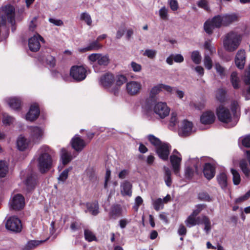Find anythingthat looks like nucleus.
Segmentation results:
<instances>
[{"mask_svg":"<svg viewBox=\"0 0 250 250\" xmlns=\"http://www.w3.org/2000/svg\"><path fill=\"white\" fill-rule=\"evenodd\" d=\"M24 11L25 8L23 7L18 10V12H17V21H20L22 20L25 15Z\"/></svg>","mask_w":250,"mask_h":250,"instance_id":"nucleus-57","label":"nucleus"},{"mask_svg":"<svg viewBox=\"0 0 250 250\" xmlns=\"http://www.w3.org/2000/svg\"><path fill=\"white\" fill-rule=\"evenodd\" d=\"M86 210H85V212H89L93 215H97L99 212V207L97 202H93L91 203H87L86 204Z\"/></svg>","mask_w":250,"mask_h":250,"instance_id":"nucleus-23","label":"nucleus"},{"mask_svg":"<svg viewBox=\"0 0 250 250\" xmlns=\"http://www.w3.org/2000/svg\"><path fill=\"white\" fill-rule=\"evenodd\" d=\"M8 172V167L6 163L3 161H0V177L5 176Z\"/></svg>","mask_w":250,"mask_h":250,"instance_id":"nucleus-47","label":"nucleus"},{"mask_svg":"<svg viewBox=\"0 0 250 250\" xmlns=\"http://www.w3.org/2000/svg\"><path fill=\"white\" fill-rule=\"evenodd\" d=\"M142 88L141 83L132 81L126 84V89L127 93L131 96L138 94Z\"/></svg>","mask_w":250,"mask_h":250,"instance_id":"nucleus-11","label":"nucleus"},{"mask_svg":"<svg viewBox=\"0 0 250 250\" xmlns=\"http://www.w3.org/2000/svg\"><path fill=\"white\" fill-rule=\"evenodd\" d=\"M243 145L246 147H250V135L246 136L242 140Z\"/></svg>","mask_w":250,"mask_h":250,"instance_id":"nucleus-64","label":"nucleus"},{"mask_svg":"<svg viewBox=\"0 0 250 250\" xmlns=\"http://www.w3.org/2000/svg\"><path fill=\"white\" fill-rule=\"evenodd\" d=\"M198 198L202 201H209L210 198L208 194L206 192H201L198 194Z\"/></svg>","mask_w":250,"mask_h":250,"instance_id":"nucleus-62","label":"nucleus"},{"mask_svg":"<svg viewBox=\"0 0 250 250\" xmlns=\"http://www.w3.org/2000/svg\"><path fill=\"white\" fill-rule=\"evenodd\" d=\"M231 111L223 105H219L216 109V115L218 120L228 125L229 127L235 126L238 122L237 112L240 111V106L236 101L231 102Z\"/></svg>","mask_w":250,"mask_h":250,"instance_id":"nucleus-1","label":"nucleus"},{"mask_svg":"<svg viewBox=\"0 0 250 250\" xmlns=\"http://www.w3.org/2000/svg\"><path fill=\"white\" fill-rule=\"evenodd\" d=\"M226 91L222 88H218L215 92V98L216 100L220 103H224L225 102Z\"/></svg>","mask_w":250,"mask_h":250,"instance_id":"nucleus-34","label":"nucleus"},{"mask_svg":"<svg viewBox=\"0 0 250 250\" xmlns=\"http://www.w3.org/2000/svg\"><path fill=\"white\" fill-rule=\"evenodd\" d=\"M196 216L191 214L185 221V223L187 227L190 228L200 223V217L196 218Z\"/></svg>","mask_w":250,"mask_h":250,"instance_id":"nucleus-29","label":"nucleus"},{"mask_svg":"<svg viewBox=\"0 0 250 250\" xmlns=\"http://www.w3.org/2000/svg\"><path fill=\"white\" fill-rule=\"evenodd\" d=\"M13 118L6 114H4L2 118V122L5 125H10L13 121Z\"/></svg>","mask_w":250,"mask_h":250,"instance_id":"nucleus-60","label":"nucleus"},{"mask_svg":"<svg viewBox=\"0 0 250 250\" xmlns=\"http://www.w3.org/2000/svg\"><path fill=\"white\" fill-rule=\"evenodd\" d=\"M204 64L205 67L210 70L212 67V61L211 58L207 55H205L204 59Z\"/></svg>","mask_w":250,"mask_h":250,"instance_id":"nucleus-50","label":"nucleus"},{"mask_svg":"<svg viewBox=\"0 0 250 250\" xmlns=\"http://www.w3.org/2000/svg\"><path fill=\"white\" fill-rule=\"evenodd\" d=\"M216 28H219L223 26V15H218L214 16L211 20Z\"/></svg>","mask_w":250,"mask_h":250,"instance_id":"nucleus-40","label":"nucleus"},{"mask_svg":"<svg viewBox=\"0 0 250 250\" xmlns=\"http://www.w3.org/2000/svg\"><path fill=\"white\" fill-rule=\"evenodd\" d=\"M6 228L13 232L16 231V217L12 216L9 217L5 224Z\"/></svg>","mask_w":250,"mask_h":250,"instance_id":"nucleus-32","label":"nucleus"},{"mask_svg":"<svg viewBox=\"0 0 250 250\" xmlns=\"http://www.w3.org/2000/svg\"><path fill=\"white\" fill-rule=\"evenodd\" d=\"M61 159L62 164L65 165L72 160L73 157L70 152L63 148L61 149Z\"/></svg>","mask_w":250,"mask_h":250,"instance_id":"nucleus-28","label":"nucleus"},{"mask_svg":"<svg viewBox=\"0 0 250 250\" xmlns=\"http://www.w3.org/2000/svg\"><path fill=\"white\" fill-rule=\"evenodd\" d=\"M122 208L119 205H115L112 206L109 215L112 217L115 218L122 215Z\"/></svg>","mask_w":250,"mask_h":250,"instance_id":"nucleus-33","label":"nucleus"},{"mask_svg":"<svg viewBox=\"0 0 250 250\" xmlns=\"http://www.w3.org/2000/svg\"><path fill=\"white\" fill-rule=\"evenodd\" d=\"M215 117L214 113L211 111H207L203 113L200 117L202 124L209 125L212 124L215 120Z\"/></svg>","mask_w":250,"mask_h":250,"instance_id":"nucleus-18","label":"nucleus"},{"mask_svg":"<svg viewBox=\"0 0 250 250\" xmlns=\"http://www.w3.org/2000/svg\"><path fill=\"white\" fill-rule=\"evenodd\" d=\"M177 123V116L175 112H172L169 121V125L174 127Z\"/></svg>","mask_w":250,"mask_h":250,"instance_id":"nucleus-59","label":"nucleus"},{"mask_svg":"<svg viewBox=\"0 0 250 250\" xmlns=\"http://www.w3.org/2000/svg\"><path fill=\"white\" fill-rule=\"evenodd\" d=\"M25 198L21 194H17V210L22 209L25 206Z\"/></svg>","mask_w":250,"mask_h":250,"instance_id":"nucleus-41","label":"nucleus"},{"mask_svg":"<svg viewBox=\"0 0 250 250\" xmlns=\"http://www.w3.org/2000/svg\"><path fill=\"white\" fill-rule=\"evenodd\" d=\"M38 19V17L36 16L34 17L30 21L29 24V29L30 31H34L36 28Z\"/></svg>","mask_w":250,"mask_h":250,"instance_id":"nucleus-56","label":"nucleus"},{"mask_svg":"<svg viewBox=\"0 0 250 250\" xmlns=\"http://www.w3.org/2000/svg\"><path fill=\"white\" fill-rule=\"evenodd\" d=\"M204 27L205 32L208 34H211L213 30L216 28L211 21H206L204 23Z\"/></svg>","mask_w":250,"mask_h":250,"instance_id":"nucleus-46","label":"nucleus"},{"mask_svg":"<svg viewBox=\"0 0 250 250\" xmlns=\"http://www.w3.org/2000/svg\"><path fill=\"white\" fill-rule=\"evenodd\" d=\"M46 62L50 67H54L56 65V59L55 57L50 55L47 56Z\"/></svg>","mask_w":250,"mask_h":250,"instance_id":"nucleus-53","label":"nucleus"},{"mask_svg":"<svg viewBox=\"0 0 250 250\" xmlns=\"http://www.w3.org/2000/svg\"><path fill=\"white\" fill-rule=\"evenodd\" d=\"M203 172L205 176L208 180L212 178L215 175L214 167L209 163L205 164Z\"/></svg>","mask_w":250,"mask_h":250,"instance_id":"nucleus-25","label":"nucleus"},{"mask_svg":"<svg viewBox=\"0 0 250 250\" xmlns=\"http://www.w3.org/2000/svg\"><path fill=\"white\" fill-rule=\"evenodd\" d=\"M72 147L77 151H81L86 146L84 141L78 135H76L71 140Z\"/></svg>","mask_w":250,"mask_h":250,"instance_id":"nucleus-17","label":"nucleus"},{"mask_svg":"<svg viewBox=\"0 0 250 250\" xmlns=\"http://www.w3.org/2000/svg\"><path fill=\"white\" fill-rule=\"evenodd\" d=\"M80 19L84 21L86 23L90 26L91 25L92 21L90 15L87 12H83L80 15Z\"/></svg>","mask_w":250,"mask_h":250,"instance_id":"nucleus-49","label":"nucleus"},{"mask_svg":"<svg viewBox=\"0 0 250 250\" xmlns=\"http://www.w3.org/2000/svg\"><path fill=\"white\" fill-rule=\"evenodd\" d=\"M157 51L155 50L146 49L143 55L147 57L149 59H153L155 57Z\"/></svg>","mask_w":250,"mask_h":250,"instance_id":"nucleus-52","label":"nucleus"},{"mask_svg":"<svg viewBox=\"0 0 250 250\" xmlns=\"http://www.w3.org/2000/svg\"><path fill=\"white\" fill-rule=\"evenodd\" d=\"M0 21L5 25L7 22L12 25L15 23V8L13 5L7 4L0 8Z\"/></svg>","mask_w":250,"mask_h":250,"instance_id":"nucleus-4","label":"nucleus"},{"mask_svg":"<svg viewBox=\"0 0 250 250\" xmlns=\"http://www.w3.org/2000/svg\"><path fill=\"white\" fill-rule=\"evenodd\" d=\"M115 81L114 75L112 73H107L101 76L99 80L101 85L107 89L111 90L110 87Z\"/></svg>","mask_w":250,"mask_h":250,"instance_id":"nucleus-10","label":"nucleus"},{"mask_svg":"<svg viewBox=\"0 0 250 250\" xmlns=\"http://www.w3.org/2000/svg\"><path fill=\"white\" fill-rule=\"evenodd\" d=\"M153 111L160 118L164 119L169 115L170 108L166 103L160 102L155 104Z\"/></svg>","mask_w":250,"mask_h":250,"instance_id":"nucleus-7","label":"nucleus"},{"mask_svg":"<svg viewBox=\"0 0 250 250\" xmlns=\"http://www.w3.org/2000/svg\"><path fill=\"white\" fill-rule=\"evenodd\" d=\"M82 224L79 221L72 222L70 225V229L72 231H76L81 229Z\"/></svg>","mask_w":250,"mask_h":250,"instance_id":"nucleus-54","label":"nucleus"},{"mask_svg":"<svg viewBox=\"0 0 250 250\" xmlns=\"http://www.w3.org/2000/svg\"><path fill=\"white\" fill-rule=\"evenodd\" d=\"M230 80L233 87L237 89L240 88V79L237 76V73L236 72H233L231 75Z\"/></svg>","mask_w":250,"mask_h":250,"instance_id":"nucleus-36","label":"nucleus"},{"mask_svg":"<svg viewBox=\"0 0 250 250\" xmlns=\"http://www.w3.org/2000/svg\"><path fill=\"white\" fill-rule=\"evenodd\" d=\"M30 129V139L31 141L35 144L39 143L43 138V128L37 126H31Z\"/></svg>","mask_w":250,"mask_h":250,"instance_id":"nucleus-8","label":"nucleus"},{"mask_svg":"<svg viewBox=\"0 0 250 250\" xmlns=\"http://www.w3.org/2000/svg\"><path fill=\"white\" fill-rule=\"evenodd\" d=\"M239 167L246 177L249 178L250 177V168H249L248 163L246 160H242L240 162Z\"/></svg>","mask_w":250,"mask_h":250,"instance_id":"nucleus-37","label":"nucleus"},{"mask_svg":"<svg viewBox=\"0 0 250 250\" xmlns=\"http://www.w3.org/2000/svg\"><path fill=\"white\" fill-rule=\"evenodd\" d=\"M244 81L246 86L242 91V95L246 100H250V78H244Z\"/></svg>","mask_w":250,"mask_h":250,"instance_id":"nucleus-31","label":"nucleus"},{"mask_svg":"<svg viewBox=\"0 0 250 250\" xmlns=\"http://www.w3.org/2000/svg\"><path fill=\"white\" fill-rule=\"evenodd\" d=\"M40 42L44 43V39L39 34H36L28 40V47L31 52H36L41 48Z\"/></svg>","mask_w":250,"mask_h":250,"instance_id":"nucleus-9","label":"nucleus"},{"mask_svg":"<svg viewBox=\"0 0 250 250\" xmlns=\"http://www.w3.org/2000/svg\"><path fill=\"white\" fill-rule=\"evenodd\" d=\"M191 58L193 62L196 64H199L201 62L202 57L199 51L197 50L191 52Z\"/></svg>","mask_w":250,"mask_h":250,"instance_id":"nucleus-42","label":"nucleus"},{"mask_svg":"<svg viewBox=\"0 0 250 250\" xmlns=\"http://www.w3.org/2000/svg\"><path fill=\"white\" fill-rule=\"evenodd\" d=\"M242 37L237 32L230 31L226 34L223 40V45L225 49L232 52L238 48L242 42Z\"/></svg>","mask_w":250,"mask_h":250,"instance_id":"nucleus-3","label":"nucleus"},{"mask_svg":"<svg viewBox=\"0 0 250 250\" xmlns=\"http://www.w3.org/2000/svg\"><path fill=\"white\" fill-rule=\"evenodd\" d=\"M147 138L150 143L153 146H155L156 148L163 143L159 138L153 135H149L147 136Z\"/></svg>","mask_w":250,"mask_h":250,"instance_id":"nucleus-48","label":"nucleus"},{"mask_svg":"<svg viewBox=\"0 0 250 250\" xmlns=\"http://www.w3.org/2000/svg\"><path fill=\"white\" fill-rule=\"evenodd\" d=\"M168 4L172 11H176L178 9V3L177 0H168Z\"/></svg>","mask_w":250,"mask_h":250,"instance_id":"nucleus-61","label":"nucleus"},{"mask_svg":"<svg viewBox=\"0 0 250 250\" xmlns=\"http://www.w3.org/2000/svg\"><path fill=\"white\" fill-rule=\"evenodd\" d=\"M217 178L218 182L222 188H225L228 185L226 174L223 172L221 173L217 176Z\"/></svg>","mask_w":250,"mask_h":250,"instance_id":"nucleus-38","label":"nucleus"},{"mask_svg":"<svg viewBox=\"0 0 250 250\" xmlns=\"http://www.w3.org/2000/svg\"><path fill=\"white\" fill-rule=\"evenodd\" d=\"M121 191L123 195L130 196L132 194V185L127 181L123 182L121 186Z\"/></svg>","mask_w":250,"mask_h":250,"instance_id":"nucleus-27","label":"nucleus"},{"mask_svg":"<svg viewBox=\"0 0 250 250\" xmlns=\"http://www.w3.org/2000/svg\"><path fill=\"white\" fill-rule=\"evenodd\" d=\"M230 171L232 175L233 184L235 185H239L241 181L240 175L239 172L238 171L233 168L231 169Z\"/></svg>","mask_w":250,"mask_h":250,"instance_id":"nucleus-45","label":"nucleus"},{"mask_svg":"<svg viewBox=\"0 0 250 250\" xmlns=\"http://www.w3.org/2000/svg\"><path fill=\"white\" fill-rule=\"evenodd\" d=\"M29 146V141L22 135L18 137L17 140V147L20 151L26 150Z\"/></svg>","mask_w":250,"mask_h":250,"instance_id":"nucleus-22","label":"nucleus"},{"mask_svg":"<svg viewBox=\"0 0 250 250\" xmlns=\"http://www.w3.org/2000/svg\"><path fill=\"white\" fill-rule=\"evenodd\" d=\"M152 204L154 208L156 211H159L163 208L164 203L162 199L161 198H159L155 200L152 199Z\"/></svg>","mask_w":250,"mask_h":250,"instance_id":"nucleus-44","label":"nucleus"},{"mask_svg":"<svg viewBox=\"0 0 250 250\" xmlns=\"http://www.w3.org/2000/svg\"><path fill=\"white\" fill-rule=\"evenodd\" d=\"M86 70L83 66H73L70 71V76L76 81L80 82L86 78Z\"/></svg>","mask_w":250,"mask_h":250,"instance_id":"nucleus-6","label":"nucleus"},{"mask_svg":"<svg viewBox=\"0 0 250 250\" xmlns=\"http://www.w3.org/2000/svg\"><path fill=\"white\" fill-rule=\"evenodd\" d=\"M249 197H250V193L249 192H247L244 195L237 198L235 200V203L239 204L247 200Z\"/></svg>","mask_w":250,"mask_h":250,"instance_id":"nucleus-63","label":"nucleus"},{"mask_svg":"<svg viewBox=\"0 0 250 250\" xmlns=\"http://www.w3.org/2000/svg\"><path fill=\"white\" fill-rule=\"evenodd\" d=\"M167 12L168 9L165 6L162 7L159 10V15L161 18L163 20H167Z\"/></svg>","mask_w":250,"mask_h":250,"instance_id":"nucleus-58","label":"nucleus"},{"mask_svg":"<svg viewBox=\"0 0 250 250\" xmlns=\"http://www.w3.org/2000/svg\"><path fill=\"white\" fill-rule=\"evenodd\" d=\"M164 180L166 185L167 187H170L172 184V179H171V172L170 169L168 167H164Z\"/></svg>","mask_w":250,"mask_h":250,"instance_id":"nucleus-35","label":"nucleus"},{"mask_svg":"<svg viewBox=\"0 0 250 250\" xmlns=\"http://www.w3.org/2000/svg\"><path fill=\"white\" fill-rule=\"evenodd\" d=\"M223 26H228L237 22L239 19V16L235 13L227 14L223 15Z\"/></svg>","mask_w":250,"mask_h":250,"instance_id":"nucleus-19","label":"nucleus"},{"mask_svg":"<svg viewBox=\"0 0 250 250\" xmlns=\"http://www.w3.org/2000/svg\"><path fill=\"white\" fill-rule=\"evenodd\" d=\"M192 123L186 120L183 121L182 125L179 129V134L182 136H187L192 132Z\"/></svg>","mask_w":250,"mask_h":250,"instance_id":"nucleus-15","label":"nucleus"},{"mask_svg":"<svg viewBox=\"0 0 250 250\" xmlns=\"http://www.w3.org/2000/svg\"><path fill=\"white\" fill-rule=\"evenodd\" d=\"M86 175L88 180L91 182H94L96 179V176L94 170L92 168H88L86 170Z\"/></svg>","mask_w":250,"mask_h":250,"instance_id":"nucleus-51","label":"nucleus"},{"mask_svg":"<svg viewBox=\"0 0 250 250\" xmlns=\"http://www.w3.org/2000/svg\"><path fill=\"white\" fill-rule=\"evenodd\" d=\"M84 237L85 239L89 242L93 241L95 239L94 234L91 231L87 229L84 230Z\"/></svg>","mask_w":250,"mask_h":250,"instance_id":"nucleus-55","label":"nucleus"},{"mask_svg":"<svg viewBox=\"0 0 250 250\" xmlns=\"http://www.w3.org/2000/svg\"><path fill=\"white\" fill-rule=\"evenodd\" d=\"M184 57L181 54H171L166 59V62L169 65H172L173 61L175 62L181 63L184 61Z\"/></svg>","mask_w":250,"mask_h":250,"instance_id":"nucleus-26","label":"nucleus"},{"mask_svg":"<svg viewBox=\"0 0 250 250\" xmlns=\"http://www.w3.org/2000/svg\"><path fill=\"white\" fill-rule=\"evenodd\" d=\"M214 68L221 79L225 77L227 75V71L225 67L222 66L219 63L216 62L214 64Z\"/></svg>","mask_w":250,"mask_h":250,"instance_id":"nucleus-39","label":"nucleus"},{"mask_svg":"<svg viewBox=\"0 0 250 250\" xmlns=\"http://www.w3.org/2000/svg\"><path fill=\"white\" fill-rule=\"evenodd\" d=\"M102 47V45L99 43L98 41L96 40L90 42L88 46L84 48H79V51L80 52L83 53L89 51H96Z\"/></svg>","mask_w":250,"mask_h":250,"instance_id":"nucleus-21","label":"nucleus"},{"mask_svg":"<svg viewBox=\"0 0 250 250\" xmlns=\"http://www.w3.org/2000/svg\"><path fill=\"white\" fill-rule=\"evenodd\" d=\"M181 160V156L175 154H172L170 156V163L175 174H177L179 172Z\"/></svg>","mask_w":250,"mask_h":250,"instance_id":"nucleus-20","label":"nucleus"},{"mask_svg":"<svg viewBox=\"0 0 250 250\" xmlns=\"http://www.w3.org/2000/svg\"><path fill=\"white\" fill-rule=\"evenodd\" d=\"M126 81V78L125 76L121 75L117 76L116 80V85L115 88L111 89L110 92L114 95H117L119 91V86L125 83Z\"/></svg>","mask_w":250,"mask_h":250,"instance_id":"nucleus-24","label":"nucleus"},{"mask_svg":"<svg viewBox=\"0 0 250 250\" xmlns=\"http://www.w3.org/2000/svg\"><path fill=\"white\" fill-rule=\"evenodd\" d=\"M40 109L37 104H31L28 112L26 115V120L31 122L36 120L40 115Z\"/></svg>","mask_w":250,"mask_h":250,"instance_id":"nucleus-14","label":"nucleus"},{"mask_svg":"<svg viewBox=\"0 0 250 250\" xmlns=\"http://www.w3.org/2000/svg\"><path fill=\"white\" fill-rule=\"evenodd\" d=\"M170 146L169 144L163 143L156 148L157 153L159 157L163 160H167L168 158Z\"/></svg>","mask_w":250,"mask_h":250,"instance_id":"nucleus-12","label":"nucleus"},{"mask_svg":"<svg viewBox=\"0 0 250 250\" xmlns=\"http://www.w3.org/2000/svg\"><path fill=\"white\" fill-rule=\"evenodd\" d=\"M162 91L161 84H157L151 88L149 92V97L151 98H155L157 94Z\"/></svg>","mask_w":250,"mask_h":250,"instance_id":"nucleus-43","label":"nucleus"},{"mask_svg":"<svg viewBox=\"0 0 250 250\" xmlns=\"http://www.w3.org/2000/svg\"><path fill=\"white\" fill-rule=\"evenodd\" d=\"M37 167L40 172L45 173L53 166L51 150L46 146H42L38 150Z\"/></svg>","mask_w":250,"mask_h":250,"instance_id":"nucleus-2","label":"nucleus"},{"mask_svg":"<svg viewBox=\"0 0 250 250\" xmlns=\"http://www.w3.org/2000/svg\"><path fill=\"white\" fill-rule=\"evenodd\" d=\"M45 241L31 240L29 241L21 250H32Z\"/></svg>","mask_w":250,"mask_h":250,"instance_id":"nucleus-30","label":"nucleus"},{"mask_svg":"<svg viewBox=\"0 0 250 250\" xmlns=\"http://www.w3.org/2000/svg\"><path fill=\"white\" fill-rule=\"evenodd\" d=\"M235 62L236 66L242 69L244 68L246 62V52L244 49L239 50L235 56Z\"/></svg>","mask_w":250,"mask_h":250,"instance_id":"nucleus-16","label":"nucleus"},{"mask_svg":"<svg viewBox=\"0 0 250 250\" xmlns=\"http://www.w3.org/2000/svg\"><path fill=\"white\" fill-rule=\"evenodd\" d=\"M26 190L30 192L33 190L37 184V176L35 173L32 172L28 175L24 181Z\"/></svg>","mask_w":250,"mask_h":250,"instance_id":"nucleus-13","label":"nucleus"},{"mask_svg":"<svg viewBox=\"0 0 250 250\" xmlns=\"http://www.w3.org/2000/svg\"><path fill=\"white\" fill-rule=\"evenodd\" d=\"M90 62H97L100 66H107L110 62L109 55L107 54H102L101 53H93L88 57Z\"/></svg>","mask_w":250,"mask_h":250,"instance_id":"nucleus-5","label":"nucleus"}]
</instances>
